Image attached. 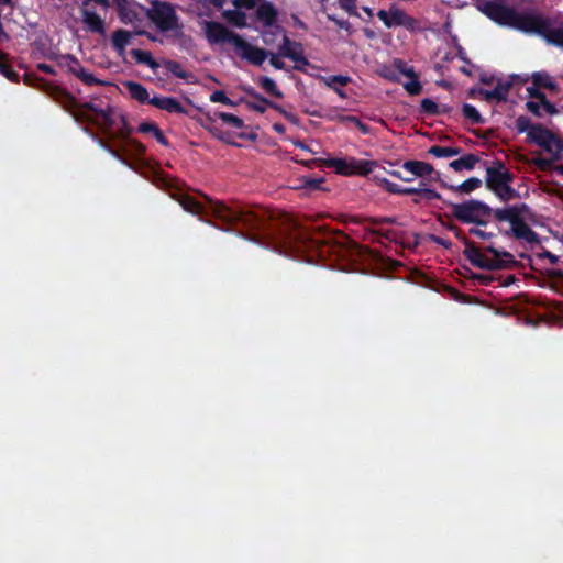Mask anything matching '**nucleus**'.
Listing matches in <instances>:
<instances>
[{"instance_id":"a878e982","label":"nucleus","mask_w":563,"mask_h":563,"mask_svg":"<svg viewBox=\"0 0 563 563\" xmlns=\"http://www.w3.org/2000/svg\"><path fill=\"white\" fill-rule=\"evenodd\" d=\"M130 54L137 64L146 65L154 71H156L159 67V63L153 58L148 51L133 48L131 49Z\"/></svg>"},{"instance_id":"79ce46f5","label":"nucleus","mask_w":563,"mask_h":563,"mask_svg":"<svg viewBox=\"0 0 563 563\" xmlns=\"http://www.w3.org/2000/svg\"><path fill=\"white\" fill-rule=\"evenodd\" d=\"M462 113L464 118L470 120L473 124H483L485 122V119L481 115L478 110L470 103L463 104Z\"/></svg>"},{"instance_id":"bb28decb","label":"nucleus","mask_w":563,"mask_h":563,"mask_svg":"<svg viewBox=\"0 0 563 563\" xmlns=\"http://www.w3.org/2000/svg\"><path fill=\"white\" fill-rule=\"evenodd\" d=\"M246 93L256 100L245 102L249 109L258 113H264L267 110L269 103L267 98L263 97L254 88L246 89Z\"/></svg>"},{"instance_id":"c756f323","label":"nucleus","mask_w":563,"mask_h":563,"mask_svg":"<svg viewBox=\"0 0 563 563\" xmlns=\"http://www.w3.org/2000/svg\"><path fill=\"white\" fill-rule=\"evenodd\" d=\"M131 34L129 31L120 29L112 34V46L119 53L123 54L126 45L129 44Z\"/></svg>"},{"instance_id":"20e7f679","label":"nucleus","mask_w":563,"mask_h":563,"mask_svg":"<svg viewBox=\"0 0 563 563\" xmlns=\"http://www.w3.org/2000/svg\"><path fill=\"white\" fill-rule=\"evenodd\" d=\"M145 15L158 31L166 34L167 38L179 40L181 43L190 40L185 35L183 24L172 3L153 0L150 8L145 9Z\"/></svg>"},{"instance_id":"423d86ee","label":"nucleus","mask_w":563,"mask_h":563,"mask_svg":"<svg viewBox=\"0 0 563 563\" xmlns=\"http://www.w3.org/2000/svg\"><path fill=\"white\" fill-rule=\"evenodd\" d=\"M322 162L328 167L333 168L336 174L343 176H367L378 166L376 161L357 159L354 157H351L350 159L328 158Z\"/></svg>"},{"instance_id":"4468645a","label":"nucleus","mask_w":563,"mask_h":563,"mask_svg":"<svg viewBox=\"0 0 563 563\" xmlns=\"http://www.w3.org/2000/svg\"><path fill=\"white\" fill-rule=\"evenodd\" d=\"M151 106L168 113L188 114L187 109L174 97L154 96L151 99Z\"/></svg>"},{"instance_id":"0e129e2a","label":"nucleus","mask_w":563,"mask_h":563,"mask_svg":"<svg viewBox=\"0 0 563 563\" xmlns=\"http://www.w3.org/2000/svg\"><path fill=\"white\" fill-rule=\"evenodd\" d=\"M538 257L540 258H548L552 265H555L559 263L560 257L550 251L544 250L542 253L538 254Z\"/></svg>"},{"instance_id":"39448f33","label":"nucleus","mask_w":563,"mask_h":563,"mask_svg":"<svg viewBox=\"0 0 563 563\" xmlns=\"http://www.w3.org/2000/svg\"><path fill=\"white\" fill-rule=\"evenodd\" d=\"M451 208V214L457 221L477 227H486L490 217L495 218V209L482 200L470 199L461 203L446 202Z\"/></svg>"},{"instance_id":"5701e85b","label":"nucleus","mask_w":563,"mask_h":563,"mask_svg":"<svg viewBox=\"0 0 563 563\" xmlns=\"http://www.w3.org/2000/svg\"><path fill=\"white\" fill-rule=\"evenodd\" d=\"M137 132L144 133V134L151 133L152 136L159 144H162L163 146H166V147L169 146V141L167 140V137L164 135L163 131L159 129V126L155 122L144 121V122L140 123V125L137 126Z\"/></svg>"},{"instance_id":"e2e57ef3","label":"nucleus","mask_w":563,"mask_h":563,"mask_svg":"<svg viewBox=\"0 0 563 563\" xmlns=\"http://www.w3.org/2000/svg\"><path fill=\"white\" fill-rule=\"evenodd\" d=\"M429 239L433 243L441 245L444 249L450 250L452 247V242L450 240L443 239V238L434 235V234H431Z\"/></svg>"},{"instance_id":"37998d69","label":"nucleus","mask_w":563,"mask_h":563,"mask_svg":"<svg viewBox=\"0 0 563 563\" xmlns=\"http://www.w3.org/2000/svg\"><path fill=\"white\" fill-rule=\"evenodd\" d=\"M511 183H507L499 187L497 191H494L495 196L504 202L516 199L519 197L518 191L510 186Z\"/></svg>"},{"instance_id":"3c124183","label":"nucleus","mask_w":563,"mask_h":563,"mask_svg":"<svg viewBox=\"0 0 563 563\" xmlns=\"http://www.w3.org/2000/svg\"><path fill=\"white\" fill-rule=\"evenodd\" d=\"M516 130L518 133H529L531 129L533 128V123L531 122L530 118L527 115H519L515 121Z\"/></svg>"},{"instance_id":"72a5a7b5","label":"nucleus","mask_w":563,"mask_h":563,"mask_svg":"<svg viewBox=\"0 0 563 563\" xmlns=\"http://www.w3.org/2000/svg\"><path fill=\"white\" fill-rule=\"evenodd\" d=\"M285 58H289L292 62H295V65L292 68L295 70L303 73V74H307L306 67L311 65L310 62L308 60V58L305 56V48L302 49V52H298V53L286 52Z\"/></svg>"},{"instance_id":"6e6552de","label":"nucleus","mask_w":563,"mask_h":563,"mask_svg":"<svg viewBox=\"0 0 563 563\" xmlns=\"http://www.w3.org/2000/svg\"><path fill=\"white\" fill-rule=\"evenodd\" d=\"M500 217L505 220L504 222H509L510 224V229L504 232L506 236H514L529 244L540 243L539 234L526 223L525 219H518L515 213L510 212H505Z\"/></svg>"},{"instance_id":"1a4fd4ad","label":"nucleus","mask_w":563,"mask_h":563,"mask_svg":"<svg viewBox=\"0 0 563 563\" xmlns=\"http://www.w3.org/2000/svg\"><path fill=\"white\" fill-rule=\"evenodd\" d=\"M514 178V174L506 168L505 163L495 161L493 166L486 168L485 185L488 190L494 192L503 185L512 183Z\"/></svg>"},{"instance_id":"09e8293b","label":"nucleus","mask_w":563,"mask_h":563,"mask_svg":"<svg viewBox=\"0 0 563 563\" xmlns=\"http://www.w3.org/2000/svg\"><path fill=\"white\" fill-rule=\"evenodd\" d=\"M300 187L301 188H305L309 191H312V190H320L321 189V185L324 183V178H312V177H306L303 176L301 179H300Z\"/></svg>"},{"instance_id":"7ed1b4c3","label":"nucleus","mask_w":563,"mask_h":563,"mask_svg":"<svg viewBox=\"0 0 563 563\" xmlns=\"http://www.w3.org/2000/svg\"><path fill=\"white\" fill-rule=\"evenodd\" d=\"M446 229L464 244L465 249L463 254L473 266L482 269L495 271L511 267L517 264L514 255L507 251H499L493 245L481 250L456 224L449 223Z\"/></svg>"},{"instance_id":"4c0bfd02","label":"nucleus","mask_w":563,"mask_h":563,"mask_svg":"<svg viewBox=\"0 0 563 563\" xmlns=\"http://www.w3.org/2000/svg\"><path fill=\"white\" fill-rule=\"evenodd\" d=\"M258 86L265 90L268 95L276 97V98H283L284 95L277 87L276 82L266 76L260 77L257 80Z\"/></svg>"},{"instance_id":"aec40b11","label":"nucleus","mask_w":563,"mask_h":563,"mask_svg":"<svg viewBox=\"0 0 563 563\" xmlns=\"http://www.w3.org/2000/svg\"><path fill=\"white\" fill-rule=\"evenodd\" d=\"M217 119L222 120L223 123H225L236 130H240L244 126L243 120L232 113H227V112H221V111H216V112H213V114H211L209 112L206 113V120L209 123H211V124L216 123Z\"/></svg>"},{"instance_id":"f3484780","label":"nucleus","mask_w":563,"mask_h":563,"mask_svg":"<svg viewBox=\"0 0 563 563\" xmlns=\"http://www.w3.org/2000/svg\"><path fill=\"white\" fill-rule=\"evenodd\" d=\"M402 168L410 173L413 179L416 177L426 178L432 174H435L437 177L440 176L439 172H435L431 164L421 161H406L402 164Z\"/></svg>"},{"instance_id":"6e6d98bb","label":"nucleus","mask_w":563,"mask_h":563,"mask_svg":"<svg viewBox=\"0 0 563 563\" xmlns=\"http://www.w3.org/2000/svg\"><path fill=\"white\" fill-rule=\"evenodd\" d=\"M339 3L350 15H358L356 11V0H339Z\"/></svg>"},{"instance_id":"dca6fc26","label":"nucleus","mask_w":563,"mask_h":563,"mask_svg":"<svg viewBox=\"0 0 563 563\" xmlns=\"http://www.w3.org/2000/svg\"><path fill=\"white\" fill-rule=\"evenodd\" d=\"M80 12L82 23L88 31L99 35L106 34V23L102 18H100L96 12L88 10L87 7H81Z\"/></svg>"},{"instance_id":"774afa93","label":"nucleus","mask_w":563,"mask_h":563,"mask_svg":"<svg viewBox=\"0 0 563 563\" xmlns=\"http://www.w3.org/2000/svg\"><path fill=\"white\" fill-rule=\"evenodd\" d=\"M261 36L265 45H271L274 42L275 33L272 31H263Z\"/></svg>"},{"instance_id":"49530a36","label":"nucleus","mask_w":563,"mask_h":563,"mask_svg":"<svg viewBox=\"0 0 563 563\" xmlns=\"http://www.w3.org/2000/svg\"><path fill=\"white\" fill-rule=\"evenodd\" d=\"M132 133V128L129 125L128 120L124 115H120V126H118V137L121 143H125L129 139H132L130 135Z\"/></svg>"},{"instance_id":"13d9d810","label":"nucleus","mask_w":563,"mask_h":563,"mask_svg":"<svg viewBox=\"0 0 563 563\" xmlns=\"http://www.w3.org/2000/svg\"><path fill=\"white\" fill-rule=\"evenodd\" d=\"M233 5L240 9L251 10L256 7V0H233Z\"/></svg>"},{"instance_id":"ea45409f","label":"nucleus","mask_w":563,"mask_h":563,"mask_svg":"<svg viewBox=\"0 0 563 563\" xmlns=\"http://www.w3.org/2000/svg\"><path fill=\"white\" fill-rule=\"evenodd\" d=\"M532 82L537 87H542L552 91L558 89V85L545 73H534L532 75Z\"/></svg>"},{"instance_id":"4d7b16f0","label":"nucleus","mask_w":563,"mask_h":563,"mask_svg":"<svg viewBox=\"0 0 563 563\" xmlns=\"http://www.w3.org/2000/svg\"><path fill=\"white\" fill-rule=\"evenodd\" d=\"M527 91L530 98L537 99L540 103L547 98L545 93L534 85L532 87H528Z\"/></svg>"},{"instance_id":"2f4dec72","label":"nucleus","mask_w":563,"mask_h":563,"mask_svg":"<svg viewBox=\"0 0 563 563\" xmlns=\"http://www.w3.org/2000/svg\"><path fill=\"white\" fill-rule=\"evenodd\" d=\"M511 86L510 81L499 79L495 88L489 91L488 96L493 97L497 102L506 101Z\"/></svg>"},{"instance_id":"f8f14e48","label":"nucleus","mask_w":563,"mask_h":563,"mask_svg":"<svg viewBox=\"0 0 563 563\" xmlns=\"http://www.w3.org/2000/svg\"><path fill=\"white\" fill-rule=\"evenodd\" d=\"M234 49L242 59L247 60L250 64L254 66H262V64L268 57L269 54L268 51L260 48L257 46H253L243 37H240Z\"/></svg>"},{"instance_id":"58836bf2","label":"nucleus","mask_w":563,"mask_h":563,"mask_svg":"<svg viewBox=\"0 0 563 563\" xmlns=\"http://www.w3.org/2000/svg\"><path fill=\"white\" fill-rule=\"evenodd\" d=\"M428 153L435 157H453L460 155L462 153V148L433 145L428 150Z\"/></svg>"},{"instance_id":"b1692460","label":"nucleus","mask_w":563,"mask_h":563,"mask_svg":"<svg viewBox=\"0 0 563 563\" xmlns=\"http://www.w3.org/2000/svg\"><path fill=\"white\" fill-rule=\"evenodd\" d=\"M479 157L475 154H465L462 157L452 161L449 166L455 172L473 170L476 164L479 162Z\"/></svg>"},{"instance_id":"473e14b6","label":"nucleus","mask_w":563,"mask_h":563,"mask_svg":"<svg viewBox=\"0 0 563 563\" xmlns=\"http://www.w3.org/2000/svg\"><path fill=\"white\" fill-rule=\"evenodd\" d=\"M223 16L230 24H232L236 27L242 29V27L247 26L246 14L244 12H242L241 10H239L238 8L233 9V10H225L223 12Z\"/></svg>"},{"instance_id":"8fccbe9b","label":"nucleus","mask_w":563,"mask_h":563,"mask_svg":"<svg viewBox=\"0 0 563 563\" xmlns=\"http://www.w3.org/2000/svg\"><path fill=\"white\" fill-rule=\"evenodd\" d=\"M410 81L404 84V88L405 90L410 95V96H418L421 93L422 91V85L419 80V77L418 75L416 74V77H409Z\"/></svg>"},{"instance_id":"9b49d317","label":"nucleus","mask_w":563,"mask_h":563,"mask_svg":"<svg viewBox=\"0 0 563 563\" xmlns=\"http://www.w3.org/2000/svg\"><path fill=\"white\" fill-rule=\"evenodd\" d=\"M64 66L67 70L80 79L86 86H108L109 82L95 77L93 74L88 73L86 68L80 64L77 57L74 55H66L64 57Z\"/></svg>"},{"instance_id":"9d476101","label":"nucleus","mask_w":563,"mask_h":563,"mask_svg":"<svg viewBox=\"0 0 563 563\" xmlns=\"http://www.w3.org/2000/svg\"><path fill=\"white\" fill-rule=\"evenodd\" d=\"M206 37L211 44L230 43L234 47L240 40V35L230 31L223 24L216 21H208L205 23Z\"/></svg>"},{"instance_id":"603ef678","label":"nucleus","mask_w":563,"mask_h":563,"mask_svg":"<svg viewBox=\"0 0 563 563\" xmlns=\"http://www.w3.org/2000/svg\"><path fill=\"white\" fill-rule=\"evenodd\" d=\"M210 101L211 102H220V103H223L225 106H229V107H234L235 106V102L233 100H231L224 91L222 90H216L213 91L211 95H210Z\"/></svg>"},{"instance_id":"2eb2a0df","label":"nucleus","mask_w":563,"mask_h":563,"mask_svg":"<svg viewBox=\"0 0 563 563\" xmlns=\"http://www.w3.org/2000/svg\"><path fill=\"white\" fill-rule=\"evenodd\" d=\"M256 18L264 27H273L277 22L278 10L272 2L262 0L256 8Z\"/></svg>"},{"instance_id":"680f3d73","label":"nucleus","mask_w":563,"mask_h":563,"mask_svg":"<svg viewBox=\"0 0 563 563\" xmlns=\"http://www.w3.org/2000/svg\"><path fill=\"white\" fill-rule=\"evenodd\" d=\"M526 108L536 117L540 118L542 117L541 113V103L537 101L529 100L526 103Z\"/></svg>"},{"instance_id":"f03ea898","label":"nucleus","mask_w":563,"mask_h":563,"mask_svg":"<svg viewBox=\"0 0 563 563\" xmlns=\"http://www.w3.org/2000/svg\"><path fill=\"white\" fill-rule=\"evenodd\" d=\"M477 9L499 25L539 35L548 44L563 48V26H556L550 18L533 11L518 12L511 7L494 1L478 2Z\"/></svg>"},{"instance_id":"ddd939ff","label":"nucleus","mask_w":563,"mask_h":563,"mask_svg":"<svg viewBox=\"0 0 563 563\" xmlns=\"http://www.w3.org/2000/svg\"><path fill=\"white\" fill-rule=\"evenodd\" d=\"M47 95L65 111L69 112L76 120H78V117L75 113V110L78 107V102L69 91L60 87L52 86L48 88Z\"/></svg>"},{"instance_id":"6ab92c4d","label":"nucleus","mask_w":563,"mask_h":563,"mask_svg":"<svg viewBox=\"0 0 563 563\" xmlns=\"http://www.w3.org/2000/svg\"><path fill=\"white\" fill-rule=\"evenodd\" d=\"M440 185L443 188L450 189L451 191L459 192L462 195H468V194L473 192L474 190L481 188L483 185V181H482V179H479L477 177H471L456 186L449 185L444 180H440Z\"/></svg>"},{"instance_id":"69168bd1","label":"nucleus","mask_w":563,"mask_h":563,"mask_svg":"<svg viewBox=\"0 0 563 563\" xmlns=\"http://www.w3.org/2000/svg\"><path fill=\"white\" fill-rule=\"evenodd\" d=\"M328 19L336 24L340 29L350 30L351 24L347 20L336 19L334 15L328 14Z\"/></svg>"},{"instance_id":"c9c22d12","label":"nucleus","mask_w":563,"mask_h":563,"mask_svg":"<svg viewBox=\"0 0 563 563\" xmlns=\"http://www.w3.org/2000/svg\"><path fill=\"white\" fill-rule=\"evenodd\" d=\"M163 65L176 78L188 80L192 76L189 71L184 70L180 63L176 60L165 59Z\"/></svg>"},{"instance_id":"de8ad7c7","label":"nucleus","mask_w":563,"mask_h":563,"mask_svg":"<svg viewBox=\"0 0 563 563\" xmlns=\"http://www.w3.org/2000/svg\"><path fill=\"white\" fill-rule=\"evenodd\" d=\"M420 111L428 115H439V104L429 98H424L421 100Z\"/></svg>"},{"instance_id":"a211bd4d","label":"nucleus","mask_w":563,"mask_h":563,"mask_svg":"<svg viewBox=\"0 0 563 563\" xmlns=\"http://www.w3.org/2000/svg\"><path fill=\"white\" fill-rule=\"evenodd\" d=\"M553 139V132L540 123H534L527 135V141L538 146H547L548 140Z\"/></svg>"},{"instance_id":"c03bdc74","label":"nucleus","mask_w":563,"mask_h":563,"mask_svg":"<svg viewBox=\"0 0 563 563\" xmlns=\"http://www.w3.org/2000/svg\"><path fill=\"white\" fill-rule=\"evenodd\" d=\"M376 180L378 184L389 194L395 195H404V188L398 184L389 181L387 178H380L378 175H375Z\"/></svg>"},{"instance_id":"052dcab7","label":"nucleus","mask_w":563,"mask_h":563,"mask_svg":"<svg viewBox=\"0 0 563 563\" xmlns=\"http://www.w3.org/2000/svg\"><path fill=\"white\" fill-rule=\"evenodd\" d=\"M468 232L470 234L475 235L482 240H490L493 236H495L493 232H486L479 228H471Z\"/></svg>"},{"instance_id":"0eeeda50","label":"nucleus","mask_w":563,"mask_h":563,"mask_svg":"<svg viewBox=\"0 0 563 563\" xmlns=\"http://www.w3.org/2000/svg\"><path fill=\"white\" fill-rule=\"evenodd\" d=\"M377 18L388 29L401 26L409 32H418L421 30L419 21L407 14L396 3H393L388 10H379L377 12Z\"/></svg>"},{"instance_id":"cd10ccee","label":"nucleus","mask_w":563,"mask_h":563,"mask_svg":"<svg viewBox=\"0 0 563 563\" xmlns=\"http://www.w3.org/2000/svg\"><path fill=\"white\" fill-rule=\"evenodd\" d=\"M404 195H412L418 196L421 198H424L426 200H441L442 196L431 188H424V187H405L404 188Z\"/></svg>"},{"instance_id":"864d4df0","label":"nucleus","mask_w":563,"mask_h":563,"mask_svg":"<svg viewBox=\"0 0 563 563\" xmlns=\"http://www.w3.org/2000/svg\"><path fill=\"white\" fill-rule=\"evenodd\" d=\"M103 120V123L107 128L112 129L117 126V121L113 118V108L108 106L106 109H102L100 114L98 115Z\"/></svg>"},{"instance_id":"a18cd8bd","label":"nucleus","mask_w":563,"mask_h":563,"mask_svg":"<svg viewBox=\"0 0 563 563\" xmlns=\"http://www.w3.org/2000/svg\"><path fill=\"white\" fill-rule=\"evenodd\" d=\"M556 161L558 159H554V155L551 156L550 158L537 156L531 159V164L542 172H548L553 169V163Z\"/></svg>"},{"instance_id":"412c9836","label":"nucleus","mask_w":563,"mask_h":563,"mask_svg":"<svg viewBox=\"0 0 563 563\" xmlns=\"http://www.w3.org/2000/svg\"><path fill=\"white\" fill-rule=\"evenodd\" d=\"M124 87L129 91L132 99L136 100L142 104H151L150 93L147 89L136 81H125Z\"/></svg>"},{"instance_id":"5fc2aeb1","label":"nucleus","mask_w":563,"mask_h":563,"mask_svg":"<svg viewBox=\"0 0 563 563\" xmlns=\"http://www.w3.org/2000/svg\"><path fill=\"white\" fill-rule=\"evenodd\" d=\"M394 65L396 69L406 77H416V71L412 66H408L402 59H395Z\"/></svg>"},{"instance_id":"338daca9","label":"nucleus","mask_w":563,"mask_h":563,"mask_svg":"<svg viewBox=\"0 0 563 563\" xmlns=\"http://www.w3.org/2000/svg\"><path fill=\"white\" fill-rule=\"evenodd\" d=\"M541 107L544 109V111L551 115L558 113V109L553 103H551L547 98L541 102Z\"/></svg>"},{"instance_id":"7c9ffc66","label":"nucleus","mask_w":563,"mask_h":563,"mask_svg":"<svg viewBox=\"0 0 563 563\" xmlns=\"http://www.w3.org/2000/svg\"><path fill=\"white\" fill-rule=\"evenodd\" d=\"M548 287L555 292L563 294V269H548Z\"/></svg>"},{"instance_id":"a19ab883","label":"nucleus","mask_w":563,"mask_h":563,"mask_svg":"<svg viewBox=\"0 0 563 563\" xmlns=\"http://www.w3.org/2000/svg\"><path fill=\"white\" fill-rule=\"evenodd\" d=\"M303 45L300 42L291 41L287 35H284L283 43L278 47V54L285 57L286 52H302Z\"/></svg>"},{"instance_id":"c85d7f7f","label":"nucleus","mask_w":563,"mask_h":563,"mask_svg":"<svg viewBox=\"0 0 563 563\" xmlns=\"http://www.w3.org/2000/svg\"><path fill=\"white\" fill-rule=\"evenodd\" d=\"M121 147L122 151L135 158H142L146 152L145 145L135 139H129L125 143H121Z\"/></svg>"},{"instance_id":"393cba45","label":"nucleus","mask_w":563,"mask_h":563,"mask_svg":"<svg viewBox=\"0 0 563 563\" xmlns=\"http://www.w3.org/2000/svg\"><path fill=\"white\" fill-rule=\"evenodd\" d=\"M505 212L515 213L518 219H525V216L530 213V208L526 203H517L505 208L495 209V220L498 222H504L505 220H503L500 214Z\"/></svg>"},{"instance_id":"f704fd0d","label":"nucleus","mask_w":563,"mask_h":563,"mask_svg":"<svg viewBox=\"0 0 563 563\" xmlns=\"http://www.w3.org/2000/svg\"><path fill=\"white\" fill-rule=\"evenodd\" d=\"M0 74L12 82L19 81V74L8 63V55L0 51Z\"/></svg>"},{"instance_id":"bf43d9fd","label":"nucleus","mask_w":563,"mask_h":563,"mask_svg":"<svg viewBox=\"0 0 563 563\" xmlns=\"http://www.w3.org/2000/svg\"><path fill=\"white\" fill-rule=\"evenodd\" d=\"M269 56V64L275 68V69H278V70H282V69H285V63L279 58V54H274V53H271L268 54Z\"/></svg>"},{"instance_id":"f257e3e1","label":"nucleus","mask_w":563,"mask_h":563,"mask_svg":"<svg viewBox=\"0 0 563 563\" xmlns=\"http://www.w3.org/2000/svg\"><path fill=\"white\" fill-rule=\"evenodd\" d=\"M174 198L189 213L197 216L210 213L222 222L221 228L224 231L242 233L243 230H257L266 232L272 236L276 251L286 256L312 262L316 257L324 255L323 247L328 243L327 240L313 236L292 220H288L278 228H273L275 224L268 222V212L262 208L254 209L240 203L229 206L207 196H203L207 202L205 206L186 192H178Z\"/></svg>"},{"instance_id":"e433bc0d","label":"nucleus","mask_w":563,"mask_h":563,"mask_svg":"<svg viewBox=\"0 0 563 563\" xmlns=\"http://www.w3.org/2000/svg\"><path fill=\"white\" fill-rule=\"evenodd\" d=\"M545 152L554 155V159H562L563 153V140H561L558 135L553 133V139L548 140L547 146H541Z\"/></svg>"},{"instance_id":"4be33fe9","label":"nucleus","mask_w":563,"mask_h":563,"mask_svg":"<svg viewBox=\"0 0 563 563\" xmlns=\"http://www.w3.org/2000/svg\"><path fill=\"white\" fill-rule=\"evenodd\" d=\"M321 80L325 84L327 87L334 90L341 98L345 99L347 97L345 91L339 86L349 85L352 81L351 77L344 75H333L329 77H321Z\"/></svg>"}]
</instances>
